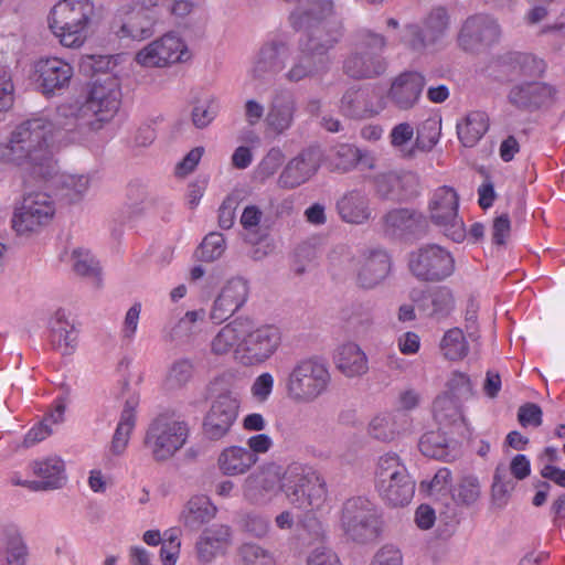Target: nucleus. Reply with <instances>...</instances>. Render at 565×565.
I'll list each match as a JSON object with an SVG mask.
<instances>
[{
  "instance_id": "obj_55",
  "label": "nucleus",
  "mask_w": 565,
  "mask_h": 565,
  "mask_svg": "<svg viewBox=\"0 0 565 565\" xmlns=\"http://www.w3.org/2000/svg\"><path fill=\"white\" fill-rule=\"evenodd\" d=\"M441 120L429 118L417 129L416 146L422 150H430L439 140Z\"/></svg>"
},
{
  "instance_id": "obj_63",
  "label": "nucleus",
  "mask_w": 565,
  "mask_h": 565,
  "mask_svg": "<svg viewBox=\"0 0 565 565\" xmlns=\"http://www.w3.org/2000/svg\"><path fill=\"white\" fill-rule=\"evenodd\" d=\"M202 535H204V540H211L222 548H225L231 542V529L223 524H214L205 529Z\"/></svg>"
},
{
  "instance_id": "obj_7",
  "label": "nucleus",
  "mask_w": 565,
  "mask_h": 565,
  "mask_svg": "<svg viewBox=\"0 0 565 565\" xmlns=\"http://www.w3.org/2000/svg\"><path fill=\"white\" fill-rule=\"evenodd\" d=\"M334 3L332 0H308L290 15V24L297 31H302V38L326 39L335 36V44L342 36V23L332 20Z\"/></svg>"
},
{
  "instance_id": "obj_48",
  "label": "nucleus",
  "mask_w": 565,
  "mask_h": 565,
  "mask_svg": "<svg viewBox=\"0 0 565 565\" xmlns=\"http://www.w3.org/2000/svg\"><path fill=\"white\" fill-rule=\"evenodd\" d=\"M205 311L193 310L188 311L169 331L167 339L170 342L184 343L195 332V322L203 320Z\"/></svg>"
},
{
  "instance_id": "obj_41",
  "label": "nucleus",
  "mask_w": 565,
  "mask_h": 565,
  "mask_svg": "<svg viewBox=\"0 0 565 565\" xmlns=\"http://www.w3.org/2000/svg\"><path fill=\"white\" fill-rule=\"evenodd\" d=\"M335 363L347 377L362 376L369 370L365 353L358 344L351 342L339 348Z\"/></svg>"
},
{
  "instance_id": "obj_9",
  "label": "nucleus",
  "mask_w": 565,
  "mask_h": 565,
  "mask_svg": "<svg viewBox=\"0 0 565 565\" xmlns=\"http://www.w3.org/2000/svg\"><path fill=\"white\" fill-rule=\"evenodd\" d=\"M291 504L299 509L318 505L326 495V483L311 467L291 463L282 475L280 486Z\"/></svg>"
},
{
  "instance_id": "obj_64",
  "label": "nucleus",
  "mask_w": 565,
  "mask_h": 565,
  "mask_svg": "<svg viewBox=\"0 0 565 565\" xmlns=\"http://www.w3.org/2000/svg\"><path fill=\"white\" fill-rule=\"evenodd\" d=\"M307 565H341V563L333 551L327 547H318L309 554Z\"/></svg>"
},
{
  "instance_id": "obj_27",
  "label": "nucleus",
  "mask_w": 565,
  "mask_h": 565,
  "mask_svg": "<svg viewBox=\"0 0 565 565\" xmlns=\"http://www.w3.org/2000/svg\"><path fill=\"white\" fill-rule=\"evenodd\" d=\"M425 86V78L417 72L399 74L388 90L390 100L399 109L407 110L414 107Z\"/></svg>"
},
{
  "instance_id": "obj_10",
  "label": "nucleus",
  "mask_w": 565,
  "mask_h": 565,
  "mask_svg": "<svg viewBox=\"0 0 565 565\" xmlns=\"http://www.w3.org/2000/svg\"><path fill=\"white\" fill-rule=\"evenodd\" d=\"M331 381L324 363L316 359L299 361L286 381L287 395L296 401L309 403L322 395Z\"/></svg>"
},
{
  "instance_id": "obj_58",
  "label": "nucleus",
  "mask_w": 565,
  "mask_h": 565,
  "mask_svg": "<svg viewBox=\"0 0 565 565\" xmlns=\"http://www.w3.org/2000/svg\"><path fill=\"white\" fill-rule=\"evenodd\" d=\"M362 151L351 145L342 143L335 147L337 167L343 171L354 168L363 159Z\"/></svg>"
},
{
  "instance_id": "obj_13",
  "label": "nucleus",
  "mask_w": 565,
  "mask_h": 565,
  "mask_svg": "<svg viewBox=\"0 0 565 565\" xmlns=\"http://www.w3.org/2000/svg\"><path fill=\"white\" fill-rule=\"evenodd\" d=\"M334 36L321 39L301 38L299 40L300 55L296 58L285 77L290 83H298L306 78H312L328 70V52L335 45Z\"/></svg>"
},
{
  "instance_id": "obj_52",
  "label": "nucleus",
  "mask_w": 565,
  "mask_h": 565,
  "mask_svg": "<svg viewBox=\"0 0 565 565\" xmlns=\"http://www.w3.org/2000/svg\"><path fill=\"white\" fill-rule=\"evenodd\" d=\"M370 435L381 441H392L398 435V428L392 415L374 417L369 425Z\"/></svg>"
},
{
  "instance_id": "obj_23",
  "label": "nucleus",
  "mask_w": 565,
  "mask_h": 565,
  "mask_svg": "<svg viewBox=\"0 0 565 565\" xmlns=\"http://www.w3.org/2000/svg\"><path fill=\"white\" fill-rule=\"evenodd\" d=\"M153 24L146 9L126 4L117 10L111 28L120 38L145 40L153 34Z\"/></svg>"
},
{
  "instance_id": "obj_44",
  "label": "nucleus",
  "mask_w": 565,
  "mask_h": 565,
  "mask_svg": "<svg viewBox=\"0 0 565 565\" xmlns=\"http://www.w3.org/2000/svg\"><path fill=\"white\" fill-rule=\"evenodd\" d=\"M47 212V210L41 212L31 204L28 206L22 204L18 212L14 213L12 226L18 235H28L38 232L51 221Z\"/></svg>"
},
{
  "instance_id": "obj_37",
  "label": "nucleus",
  "mask_w": 565,
  "mask_h": 565,
  "mask_svg": "<svg viewBox=\"0 0 565 565\" xmlns=\"http://www.w3.org/2000/svg\"><path fill=\"white\" fill-rule=\"evenodd\" d=\"M417 308L427 317L445 318L454 308V295L447 287H436L423 292L416 300Z\"/></svg>"
},
{
  "instance_id": "obj_19",
  "label": "nucleus",
  "mask_w": 565,
  "mask_h": 565,
  "mask_svg": "<svg viewBox=\"0 0 565 565\" xmlns=\"http://www.w3.org/2000/svg\"><path fill=\"white\" fill-rule=\"evenodd\" d=\"M382 232L394 238H420L428 231L426 217L412 209L398 207L386 212L380 221Z\"/></svg>"
},
{
  "instance_id": "obj_35",
  "label": "nucleus",
  "mask_w": 565,
  "mask_h": 565,
  "mask_svg": "<svg viewBox=\"0 0 565 565\" xmlns=\"http://www.w3.org/2000/svg\"><path fill=\"white\" fill-rule=\"evenodd\" d=\"M33 472L41 478L39 481H31L28 487L32 490H52L61 488L66 477L64 475V461L58 457H50L33 462Z\"/></svg>"
},
{
  "instance_id": "obj_14",
  "label": "nucleus",
  "mask_w": 565,
  "mask_h": 565,
  "mask_svg": "<svg viewBox=\"0 0 565 565\" xmlns=\"http://www.w3.org/2000/svg\"><path fill=\"white\" fill-rule=\"evenodd\" d=\"M458 209L459 194L454 188L443 185L434 191L428 205L430 221L451 241L460 243L467 234Z\"/></svg>"
},
{
  "instance_id": "obj_54",
  "label": "nucleus",
  "mask_w": 565,
  "mask_h": 565,
  "mask_svg": "<svg viewBox=\"0 0 565 565\" xmlns=\"http://www.w3.org/2000/svg\"><path fill=\"white\" fill-rule=\"evenodd\" d=\"M72 257L74 259V271L83 277L96 278L99 281L100 268L98 262L94 259L88 250L74 249Z\"/></svg>"
},
{
  "instance_id": "obj_47",
  "label": "nucleus",
  "mask_w": 565,
  "mask_h": 565,
  "mask_svg": "<svg viewBox=\"0 0 565 565\" xmlns=\"http://www.w3.org/2000/svg\"><path fill=\"white\" fill-rule=\"evenodd\" d=\"M61 196L68 203L79 201L89 186V179L86 175L62 174L58 178Z\"/></svg>"
},
{
  "instance_id": "obj_59",
  "label": "nucleus",
  "mask_w": 565,
  "mask_h": 565,
  "mask_svg": "<svg viewBox=\"0 0 565 565\" xmlns=\"http://www.w3.org/2000/svg\"><path fill=\"white\" fill-rule=\"evenodd\" d=\"M542 408L535 403H525L519 407L518 422L522 427H540L543 423Z\"/></svg>"
},
{
  "instance_id": "obj_16",
  "label": "nucleus",
  "mask_w": 565,
  "mask_h": 565,
  "mask_svg": "<svg viewBox=\"0 0 565 565\" xmlns=\"http://www.w3.org/2000/svg\"><path fill=\"white\" fill-rule=\"evenodd\" d=\"M239 395L233 391L220 393L212 402L203 419V435L210 440H220L226 436L237 419Z\"/></svg>"
},
{
  "instance_id": "obj_49",
  "label": "nucleus",
  "mask_w": 565,
  "mask_h": 565,
  "mask_svg": "<svg viewBox=\"0 0 565 565\" xmlns=\"http://www.w3.org/2000/svg\"><path fill=\"white\" fill-rule=\"evenodd\" d=\"M480 495L479 480L472 476L463 477L451 490V500L458 505L470 507L478 501Z\"/></svg>"
},
{
  "instance_id": "obj_29",
  "label": "nucleus",
  "mask_w": 565,
  "mask_h": 565,
  "mask_svg": "<svg viewBox=\"0 0 565 565\" xmlns=\"http://www.w3.org/2000/svg\"><path fill=\"white\" fill-rule=\"evenodd\" d=\"M492 22L483 15L470 17L463 23L458 35L462 50L471 53L482 52L490 44Z\"/></svg>"
},
{
  "instance_id": "obj_31",
  "label": "nucleus",
  "mask_w": 565,
  "mask_h": 565,
  "mask_svg": "<svg viewBox=\"0 0 565 565\" xmlns=\"http://www.w3.org/2000/svg\"><path fill=\"white\" fill-rule=\"evenodd\" d=\"M391 271V259L382 249L371 250L364 256L356 274V284L363 289L379 286Z\"/></svg>"
},
{
  "instance_id": "obj_61",
  "label": "nucleus",
  "mask_w": 565,
  "mask_h": 565,
  "mask_svg": "<svg viewBox=\"0 0 565 565\" xmlns=\"http://www.w3.org/2000/svg\"><path fill=\"white\" fill-rule=\"evenodd\" d=\"M520 53L519 52H508L501 55L497 60V67L499 68L500 74L507 78V81H512L519 75V61Z\"/></svg>"
},
{
  "instance_id": "obj_51",
  "label": "nucleus",
  "mask_w": 565,
  "mask_h": 565,
  "mask_svg": "<svg viewBox=\"0 0 565 565\" xmlns=\"http://www.w3.org/2000/svg\"><path fill=\"white\" fill-rule=\"evenodd\" d=\"M194 365L190 359H179L172 363L166 377L170 388L183 387L193 375Z\"/></svg>"
},
{
  "instance_id": "obj_5",
  "label": "nucleus",
  "mask_w": 565,
  "mask_h": 565,
  "mask_svg": "<svg viewBox=\"0 0 565 565\" xmlns=\"http://www.w3.org/2000/svg\"><path fill=\"white\" fill-rule=\"evenodd\" d=\"M415 484L398 455L388 452L380 457L376 470V487L380 497L388 505H407L414 497Z\"/></svg>"
},
{
  "instance_id": "obj_56",
  "label": "nucleus",
  "mask_w": 565,
  "mask_h": 565,
  "mask_svg": "<svg viewBox=\"0 0 565 565\" xmlns=\"http://www.w3.org/2000/svg\"><path fill=\"white\" fill-rule=\"evenodd\" d=\"M239 525L249 535L263 537L269 530V519L257 512H249L242 515Z\"/></svg>"
},
{
  "instance_id": "obj_46",
  "label": "nucleus",
  "mask_w": 565,
  "mask_h": 565,
  "mask_svg": "<svg viewBox=\"0 0 565 565\" xmlns=\"http://www.w3.org/2000/svg\"><path fill=\"white\" fill-rule=\"evenodd\" d=\"M440 350L450 361H459L467 356L469 347L462 330L458 328L448 330L440 341Z\"/></svg>"
},
{
  "instance_id": "obj_15",
  "label": "nucleus",
  "mask_w": 565,
  "mask_h": 565,
  "mask_svg": "<svg viewBox=\"0 0 565 565\" xmlns=\"http://www.w3.org/2000/svg\"><path fill=\"white\" fill-rule=\"evenodd\" d=\"M245 319L247 330L236 348V358L243 365H258L275 353L280 343V333L273 326H263L255 329L253 320Z\"/></svg>"
},
{
  "instance_id": "obj_50",
  "label": "nucleus",
  "mask_w": 565,
  "mask_h": 565,
  "mask_svg": "<svg viewBox=\"0 0 565 565\" xmlns=\"http://www.w3.org/2000/svg\"><path fill=\"white\" fill-rule=\"evenodd\" d=\"M225 250V239L222 234L212 232L207 234L195 250V256L202 262H214Z\"/></svg>"
},
{
  "instance_id": "obj_34",
  "label": "nucleus",
  "mask_w": 565,
  "mask_h": 565,
  "mask_svg": "<svg viewBox=\"0 0 565 565\" xmlns=\"http://www.w3.org/2000/svg\"><path fill=\"white\" fill-rule=\"evenodd\" d=\"M337 210L342 221L361 225L372 217L370 200L360 190L345 193L337 203Z\"/></svg>"
},
{
  "instance_id": "obj_40",
  "label": "nucleus",
  "mask_w": 565,
  "mask_h": 565,
  "mask_svg": "<svg viewBox=\"0 0 565 565\" xmlns=\"http://www.w3.org/2000/svg\"><path fill=\"white\" fill-rule=\"evenodd\" d=\"M1 551L7 565H26L29 548L15 525L11 524L2 529Z\"/></svg>"
},
{
  "instance_id": "obj_32",
  "label": "nucleus",
  "mask_w": 565,
  "mask_h": 565,
  "mask_svg": "<svg viewBox=\"0 0 565 565\" xmlns=\"http://www.w3.org/2000/svg\"><path fill=\"white\" fill-rule=\"evenodd\" d=\"M296 110L294 94L289 90H279L271 99L265 121L277 135H281L291 127Z\"/></svg>"
},
{
  "instance_id": "obj_25",
  "label": "nucleus",
  "mask_w": 565,
  "mask_h": 565,
  "mask_svg": "<svg viewBox=\"0 0 565 565\" xmlns=\"http://www.w3.org/2000/svg\"><path fill=\"white\" fill-rule=\"evenodd\" d=\"M444 427L428 430L418 441L420 452L429 458L452 461L461 456V441L463 438L444 431Z\"/></svg>"
},
{
  "instance_id": "obj_17",
  "label": "nucleus",
  "mask_w": 565,
  "mask_h": 565,
  "mask_svg": "<svg viewBox=\"0 0 565 565\" xmlns=\"http://www.w3.org/2000/svg\"><path fill=\"white\" fill-rule=\"evenodd\" d=\"M447 26V11L441 7L436 8L424 20L423 25L407 24L405 26L404 42L411 50L424 52L441 40Z\"/></svg>"
},
{
  "instance_id": "obj_4",
  "label": "nucleus",
  "mask_w": 565,
  "mask_h": 565,
  "mask_svg": "<svg viewBox=\"0 0 565 565\" xmlns=\"http://www.w3.org/2000/svg\"><path fill=\"white\" fill-rule=\"evenodd\" d=\"M471 395L470 379L465 373L454 372L446 383V390L433 403V416L438 426L449 429L450 435L468 438L462 403Z\"/></svg>"
},
{
  "instance_id": "obj_1",
  "label": "nucleus",
  "mask_w": 565,
  "mask_h": 565,
  "mask_svg": "<svg viewBox=\"0 0 565 565\" xmlns=\"http://www.w3.org/2000/svg\"><path fill=\"white\" fill-rule=\"evenodd\" d=\"M53 124L44 117L22 121L11 132L7 143L0 146V160L23 167L35 178L49 179L56 171L50 150Z\"/></svg>"
},
{
  "instance_id": "obj_43",
  "label": "nucleus",
  "mask_w": 565,
  "mask_h": 565,
  "mask_svg": "<svg viewBox=\"0 0 565 565\" xmlns=\"http://www.w3.org/2000/svg\"><path fill=\"white\" fill-rule=\"evenodd\" d=\"M489 129V117L483 111H472L457 124V135L465 147H473Z\"/></svg>"
},
{
  "instance_id": "obj_39",
  "label": "nucleus",
  "mask_w": 565,
  "mask_h": 565,
  "mask_svg": "<svg viewBox=\"0 0 565 565\" xmlns=\"http://www.w3.org/2000/svg\"><path fill=\"white\" fill-rule=\"evenodd\" d=\"M257 459V455L247 448L231 446L220 454L217 463L224 475L237 476L247 472Z\"/></svg>"
},
{
  "instance_id": "obj_26",
  "label": "nucleus",
  "mask_w": 565,
  "mask_h": 565,
  "mask_svg": "<svg viewBox=\"0 0 565 565\" xmlns=\"http://www.w3.org/2000/svg\"><path fill=\"white\" fill-rule=\"evenodd\" d=\"M248 297V285L242 278L228 280L216 299L210 312V318L215 323H222L237 311L246 302Z\"/></svg>"
},
{
  "instance_id": "obj_24",
  "label": "nucleus",
  "mask_w": 565,
  "mask_h": 565,
  "mask_svg": "<svg viewBox=\"0 0 565 565\" xmlns=\"http://www.w3.org/2000/svg\"><path fill=\"white\" fill-rule=\"evenodd\" d=\"M35 82L45 96L60 94L68 87L73 67L58 57L41 58L35 63Z\"/></svg>"
},
{
  "instance_id": "obj_6",
  "label": "nucleus",
  "mask_w": 565,
  "mask_h": 565,
  "mask_svg": "<svg viewBox=\"0 0 565 565\" xmlns=\"http://www.w3.org/2000/svg\"><path fill=\"white\" fill-rule=\"evenodd\" d=\"M385 45L386 40L382 34L371 31L363 33L358 50L343 61V74L355 81L373 79L383 75L387 68V62L381 55Z\"/></svg>"
},
{
  "instance_id": "obj_11",
  "label": "nucleus",
  "mask_w": 565,
  "mask_h": 565,
  "mask_svg": "<svg viewBox=\"0 0 565 565\" xmlns=\"http://www.w3.org/2000/svg\"><path fill=\"white\" fill-rule=\"evenodd\" d=\"M341 521L345 533L359 543L375 541L382 531V520L376 505L364 497L345 501Z\"/></svg>"
},
{
  "instance_id": "obj_57",
  "label": "nucleus",
  "mask_w": 565,
  "mask_h": 565,
  "mask_svg": "<svg viewBox=\"0 0 565 565\" xmlns=\"http://www.w3.org/2000/svg\"><path fill=\"white\" fill-rule=\"evenodd\" d=\"M511 212L503 211L497 215V249L509 245L512 238V217L516 216L519 201Z\"/></svg>"
},
{
  "instance_id": "obj_8",
  "label": "nucleus",
  "mask_w": 565,
  "mask_h": 565,
  "mask_svg": "<svg viewBox=\"0 0 565 565\" xmlns=\"http://www.w3.org/2000/svg\"><path fill=\"white\" fill-rule=\"evenodd\" d=\"M188 431L186 423L179 416L174 413H163L149 425L145 445L156 461H166L183 447Z\"/></svg>"
},
{
  "instance_id": "obj_18",
  "label": "nucleus",
  "mask_w": 565,
  "mask_h": 565,
  "mask_svg": "<svg viewBox=\"0 0 565 565\" xmlns=\"http://www.w3.org/2000/svg\"><path fill=\"white\" fill-rule=\"evenodd\" d=\"M556 97V89L543 82H523L513 85L507 99L511 106L525 113L550 108Z\"/></svg>"
},
{
  "instance_id": "obj_62",
  "label": "nucleus",
  "mask_w": 565,
  "mask_h": 565,
  "mask_svg": "<svg viewBox=\"0 0 565 565\" xmlns=\"http://www.w3.org/2000/svg\"><path fill=\"white\" fill-rule=\"evenodd\" d=\"M478 171L484 175L483 183L478 188V203L481 209L486 210L490 207L494 201V184L491 181L490 174L483 167L479 168Z\"/></svg>"
},
{
  "instance_id": "obj_30",
  "label": "nucleus",
  "mask_w": 565,
  "mask_h": 565,
  "mask_svg": "<svg viewBox=\"0 0 565 565\" xmlns=\"http://www.w3.org/2000/svg\"><path fill=\"white\" fill-rule=\"evenodd\" d=\"M288 56L289 49L285 42L273 41L264 44L255 61L253 77L256 79L273 77L284 68Z\"/></svg>"
},
{
  "instance_id": "obj_45",
  "label": "nucleus",
  "mask_w": 565,
  "mask_h": 565,
  "mask_svg": "<svg viewBox=\"0 0 565 565\" xmlns=\"http://www.w3.org/2000/svg\"><path fill=\"white\" fill-rule=\"evenodd\" d=\"M246 319L237 318L223 327L212 341V351L222 355L232 350V348L242 341V335L246 333Z\"/></svg>"
},
{
  "instance_id": "obj_28",
  "label": "nucleus",
  "mask_w": 565,
  "mask_h": 565,
  "mask_svg": "<svg viewBox=\"0 0 565 565\" xmlns=\"http://www.w3.org/2000/svg\"><path fill=\"white\" fill-rule=\"evenodd\" d=\"M282 467L270 462L257 472L249 475L244 482V495L254 502L260 501L265 494L280 489L282 484Z\"/></svg>"
},
{
  "instance_id": "obj_42",
  "label": "nucleus",
  "mask_w": 565,
  "mask_h": 565,
  "mask_svg": "<svg viewBox=\"0 0 565 565\" xmlns=\"http://www.w3.org/2000/svg\"><path fill=\"white\" fill-rule=\"evenodd\" d=\"M216 507L205 495L191 498L183 511L184 525L191 530H198L204 523L215 516Z\"/></svg>"
},
{
  "instance_id": "obj_2",
  "label": "nucleus",
  "mask_w": 565,
  "mask_h": 565,
  "mask_svg": "<svg viewBox=\"0 0 565 565\" xmlns=\"http://www.w3.org/2000/svg\"><path fill=\"white\" fill-rule=\"evenodd\" d=\"M120 106V92L116 81L107 77L104 83L94 82L89 94L83 100L63 104L57 107L53 129L65 131L89 128L93 118L108 120Z\"/></svg>"
},
{
  "instance_id": "obj_38",
  "label": "nucleus",
  "mask_w": 565,
  "mask_h": 565,
  "mask_svg": "<svg viewBox=\"0 0 565 565\" xmlns=\"http://www.w3.org/2000/svg\"><path fill=\"white\" fill-rule=\"evenodd\" d=\"M50 341L55 350L61 351L63 355L71 354L76 345L75 328L66 318L64 309L55 311L50 321Z\"/></svg>"
},
{
  "instance_id": "obj_20",
  "label": "nucleus",
  "mask_w": 565,
  "mask_h": 565,
  "mask_svg": "<svg viewBox=\"0 0 565 565\" xmlns=\"http://www.w3.org/2000/svg\"><path fill=\"white\" fill-rule=\"evenodd\" d=\"M375 192L382 200L404 202L420 193V180L413 171L386 172L374 179Z\"/></svg>"
},
{
  "instance_id": "obj_60",
  "label": "nucleus",
  "mask_w": 565,
  "mask_h": 565,
  "mask_svg": "<svg viewBox=\"0 0 565 565\" xmlns=\"http://www.w3.org/2000/svg\"><path fill=\"white\" fill-rule=\"evenodd\" d=\"M516 63H519V75L527 77L541 76L546 67L543 60L527 53H520Z\"/></svg>"
},
{
  "instance_id": "obj_21",
  "label": "nucleus",
  "mask_w": 565,
  "mask_h": 565,
  "mask_svg": "<svg viewBox=\"0 0 565 565\" xmlns=\"http://www.w3.org/2000/svg\"><path fill=\"white\" fill-rule=\"evenodd\" d=\"M322 151L317 146L302 149L295 158L288 161L278 178V185L282 189H295L306 183L320 168Z\"/></svg>"
},
{
  "instance_id": "obj_22",
  "label": "nucleus",
  "mask_w": 565,
  "mask_h": 565,
  "mask_svg": "<svg viewBox=\"0 0 565 565\" xmlns=\"http://www.w3.org/2000/svg\"><path fill=\"white\" fill-rule=\"evenodd\" d=\"M185 45L171 34L152 41L136 54V62L145 67H164L171 63L183 61Z\"/></svg>"
},
{
  "instance_id": "obj_36",
  "label": "nucleus",
  "mask_w": 565,
  "mask_h": 565,
  "mask_svg": "<svg viewBox=\"0 0 565 565\" xmlns=\"http://www.w3.org/2000/svg\"><path fill=\"white\" fill-rule=\"evenodd\" d=\"M139 403V399L135 395H130L124 405L121 411L120 420L116 427L113 436L109 451L114 456H121L129 443L130 434L136 424L135 409Z\"/></svg>"
},
{
  "instance_id": "obj_33",
  "label": "nucleus",
  "mask_w": 565,
  "mask_h": 565,
  "mask_svg": "<svg viewBox=\"0 0 565 565\" xmlns=\"http://www.w3.org/2000/svg\"><path fill=\"white\" fill-rule=\"evenodd\" d=\"M340 111L352 119L374 117L377 110L373 104V92L367 87H349L340 99Z\"/></svg>"
},
{
  "instance_id": "obj_12",
  "label": "nucleus",
  "mask_w": 565,
  "mask_h": 565,
  "mask_svg": "<svg viewBox=\"0 0 565 565\" xmlns=\"http://www.w3.org/2000/svg\"><path fill=\"white\" fill-rule=\"evenodd\" d=\"M411 273L422 281L439 282L455 271V259L438 244H425L409 254Z\"/></svg>"
},
{
  "instance_id": "obj_53",
  "label": "nucleus",
  "mask_w": 565,
  "mask_h": 565,
  "mask_svg": "<svg viewBox=\"0 0 565 565\" xmlns=\"http://www.w3.org/2000/svg\"><path fill=\"white\" fill-rule=\"evenodd\" d=\"M238 555L244 565H276L273 554L257 544L244 543Z\"/></svg>"
},
{
  "instance_id": "obj_3",
  "label": "nucleus",
  "mask_w": 565,
  "mask_h": 565,
  "mask_svg": "<svg viewBox=\"0 0 565 565\" xmlns=\"http://www.w3.org/2000/svg\"><path fill=\"white\" fill-rule=\"evenodd\" d=\"M93 15L89 0H62L52 8L49 26L63 46L75 49L87 39Z\"/></svg>"
}]
</instances>
